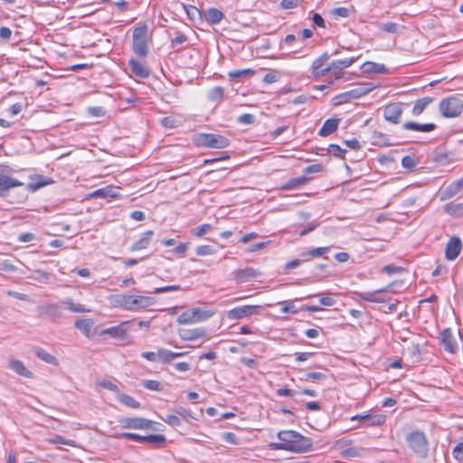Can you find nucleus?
Instances as JSON below:
<instances>
[{
    "label": "nucleus",
    "mask_w": 463,
    "mask_h": 463,
    "mask_svg": "<svg viewBox=\"0 0 463 463\" xmlns=\"http://www.w3.org/2000/svg\"><path fill=\"white\" fill-rule=\"evenodd\" d=\"M216 250L210 245H200L195 249V253L198 256L213 255Z\"/></svg>",
    "instance_id": "3c124183"
},
{
    "label": "nucleus",
    "mask_w": 463,
    "mask_h": 463,
    "mask_svg": "<svg viewBox=\"0 0 463 463\" xmlns=\"http://www.w3.org/2000/svg\"><path fill=\"white\" fill-rule=\"evenodd\" d=\"M409 447L420 458H426L429 452V443L424 432L414 430L406 439Z\"/></svg>",
    "instance_id": "423d86ee"
},
{
    "label": "nucleus",
    "mask_w": 463,
    "mask_h": 463,
    "mask_svg": "<svg viewBox=\"0 0 463 463\" xmlns=\"http://www.w3.org/2000/svg\"><path fill=\"white\" fill-rule=\"evenodd\" d=\"M328 152L332 153L335 156L343 158L344 157V154L346 153V150L341 148V146H339L336 144H331L328 146Z\"/></svg>",
    "instance_id": "bf43d9fd"
},
{
    "label": "nucleus",
    "mask_w": 463,
    "mask_h": 463,
    "mask_svg": "<svg viewBox=\"0 0 463 463\" xmlns=\"http://www.w3.org/2000/svg\"><path fill=\"white\" fill-rule=\"evenodd\" d=\"M419 164V159L415 155H408L402 157V165L403 168L412 170Z\"/></svg>",
    "instance_id": "ea45409f"
},
{
    "label": "nucleus",
    "mask_w": 463,
    "mask_h": 463,
    "mask_svg": "<svg viewBox=\"0 0 463 463\" xmlns=\"http://www.w3.org/2000/svg\"><path fill=\"white\" fill-rule=\"evenodd\" d=\"M115 438H118V439H127L135 440V441H137V442H144V436H141V435L137 434V433H132V432H120V433H117L115 435Z\"/></svg>",
    "instance_id": "49530a36"
},
{
    "label": "nucleus",
    "mask_w": 463,
    "mask_h": 463,
    "mask_svg": "<svg viewBox=\"0 0 463 463\" xmlns=\"http://www.w3.org/2000/svg\"><path fill=\"white\" fill-rule=\"evenodd\" d=\"M357 59L358 57H349L332 61L329 66H327L328 75L334 76L335 79H339L343 71L350 67L357 61Z\"/></svg>",
    "instance_id": "f8f14e48"
},
{
    "label": "nucleus",
    "mask_w": 463,
    "mask_h": 463,
    "mask_svg": "<svg viewBox=\"0 0 463 463\" xmlns=\"http://www.w3.org/2000/svg\"><path fill=\"white\" fill-rule=\"evenodd\" d=\"M130 329V322L123 321L120 324L103 329L101 335H108L112 338L124 340L127 337V333Z\"/></svg>",
    "instance_id": "4468645a"
},
{
    "label": "nucleus",
    "mask_w": 463,
    "mask_h": 463,
    "mask_svg": "<svg viewBox=\"0 0 463 463\" xmlns=\"http://www.w3.org/2000/svg\"><path fill=\"white\" fill-rule=\"evenodd\" d=\"M156 303L151 297L120 294L115 296V305L128 311H139Z\"/></svg>",
    "instance_id": "f03ea898"
},
{
    "label": "nucleus",
    "mask_w": 463,
    "mask_h": 463,
    "mask_svg": "<svg viewBox=\"0 0 463 463\" xmlns=\"http://www.w3.org/2000/svg\"><path fill=\"white\" fill-rule=\"evenodd\" d=\"M204 19L205 21L212 25H215L221 23V21L224 18L223 13L215 7H211L204 12Z\"/></svg>",
    "instance_id": "a878e982"
},
{
    "label": "nucleus",
    "mask_w": 463,
    "mask_h": 463,
    "mask_svg": "<svg viewBox=\"0 0 463 463\" xmlns=\"http://www.w3.org/2000/svg\"><path fill=\"white\" fill-rule=\"evenodd\" d=\"M439 109L443 117L455 118L461 114L463 101L458 96H450L439 102Z\"/></svg>",
    "instance_id": "6e6552de"
},
{
    "label": "nucleus",
    "mask_w": 463,
    "mask_h": 463,
    "mask_svg": "<svg viewBox=\"0 0 463 463\" xmlns=\"http://www.w3.org/2000/svg\"><path fill=\"white\" fill-rule=\"evenodd\" d=\"M158 361L163 364H170L172 362V351L165 348H158L156 351Z\"/></svg>",
    "instance_id": "79ce46f5"
},
{
    "label": "nucleus",
    "mask_w": 463,
    "mask_h": 463,
    "mask_svg": "<svg viewBox=\"0 0 463 463\" xmlns=\"http://www.w3.org/2000/svg\"><path fill=\"white\" fill-rule=\"evenodd\" d=\"M224 97V89L221 86H216L209 90L207 98L212 102L220 104Z\"/></svg>",
    "instance_id": "f704fd0d"
},
{
    "label": "nucleus",
    "mask_w": 463,
    "mask_h": 463,
    "mask_svg": "<svg viewBox=\"0 0 463 463\" xmlns=\"http://www.w3.org/2000/svg\"><path fill=\"white\" fill-rule=\"evenodd\" d=\"M323 169H324V166L322 164H314V165H310L307 166L306 168H304L303 173H304V175L307 176V175L322 172Z\"/></svg>",
    "instance_id": "13d9d810"
},
{
    "label": "nucleus",
    "mask_w": 463,
    "mask_h": 463,
    "mask_svg": "<svg viewBox=\"0 0 463 463\" xmlns=\"http://www.w3.org/2000/svg\"><path fill=\"white\" fill-rule=\"evenodd\" d=\"M361 70L366 74H383L387 72V69L384 64L376 63L373 61H365L362 66Z\"/></svg>",
    "instance_id": "bb28decb"
},
{
    "label": "nucleus",
    "mask_w": 463,
    "mask_h": 463,
    "mask_svg": "<svg viewBox=\"0 0 463 463\" xmlns=\"http://www.w3.org/2000/svg\"><path fill=\"white\" fill-rule=\"evenodd\" d=\"M205 335L206 330L203 327L183 329L180 332V337L184 341H193L195 339L203 338Z\"/></svg>",
    "instance_id": "5701e85b"
},
{
    "label": "nucleus",
    "mask_w": 463,
    "mask_h": 463,
    "mask_svg": "<svg viewBox=\"0 0 463 463\" xmlns=\"http://www.w3.org/2000/svg\"><path fill=\"white\" fill-rule=\"evenodd\" d=\"M34 353H35V355L39 359L43 360V362H45L47 364H52V365H57L58 364V360L56 359V357H54L53 355L49 354L44 349H43L41 347H36L34 349Z\"/></svg>",
    "instance_id": "c9c22d12"
},
{
    "label": "nucleus",
    "mask_w": 463,
    "mask_h": 463,
    "mask_svg": "<svg viewBox=\"0 0 463 463\" xmlns=\"http://www.w3.org/2000/svg\"><path fill=\"white\" fill-rule=\"evenodd\" d=\"M141 385L150 391L161 392L164 389V385L156 380H144Z\"/></svg>",
    "instance_id": "37998d69"
},
{
    "label": "nucleus",
    "mask_w": 463,
    "mask_h": 463,
    "mask_svg": "<svg viewBox=\"0 0 463 463\" xmlns=\"http://www.w3.org/2000/svg\"><path fill=\"white\" fill-rule=\"evenodd\" d=\"M118 399L122 404L129 408L137 409L140 407V403L128 394H120Z\"/></svg>",
    "instance_id": "a19ab883"
},
{
    "label": "nucleus",
    "mask_w": 463,
    "mask_h": 463,
    "mask_svg": "<svg viewBox=\"0 0 463 463\" xmlns=\"http://www.w3.org/2000/svg\"><path fill=\"white\" fill-rule=\"evenodd\" d=\"M332 14L336 17L346 18L350 15V10L347 7H337L332 10Z\"/></svg>",
    "instance_id": "69168bd1"
},
{
    "label": "nucleus",
    "mask_w": 463,
    "mask_h": 463,
    "mask_svg": "<svg viewBox=\"0 0 463 463\" xmlns=\"http://www.w3.org/2000/svg\"><path fill=\"white\" fill-rule=\"evenodd\" d=\"M405 270L404 268L402 267H400V266H396V265H393V264H389V265H385L383 268V271L388 275H393V274H396V273H401V272H403Z\"/></svg>",
    "instance_id": "4d7b16f0"
},
{
    "label": "nucleus",
    "mask_w": 463,
    "mask_h": 463,
    "mask_svg": "<svg viewBox=\"0 0 463 463\" xmlns=\"http://www.w3.org/2000/svg\"><path fill=\"white\" fill-rule=\"evenodd\" d=\"M62 304L66 306L71 312L84 313L87 311V309H85L81 305L76 304L71 298L65 299Z\"/></svg>",
    "instance_id": "c03bdc74"
},
{
    "label": "nucleus",
    "mask_w": 463,
    "mask_h": 463,
    "mask_svg": "<svg viewBox=\"0 0 463 463\" xmlns=\"http://www.w3.org/2000/svg\"><path fill=\"white\" fill-rule=\"evenodd\" d=\"M118 189H119V187H115L113 185H108V186H105L103 188H100V189H98V190L92 192L90 194V197H91V198H97V197L118 198V197H119V194L118 192Z\"/></svg>",
    "instance_id": "4be33fe9"
},
{
    "label": "nucleus",
    "mask_w": 463,
    "mask_h": 463,
    "mask_svg": "<svg viewBox=\"0 0 463 463\" xmlns=\"http://www.w3.org/2000/svg\"><path fill=\"white\" fill-rule=\"evenodd\" d=\"M329 251H330L329 247H318V248H314V249H310L308 250L303 251L300 254V256L302 258H305L306 260H307V259H309V258L324 256L325 254L328 253Z\"/></svg>",
    "instance_id": "72a5a7b5"
},
{
    "label": "nucleus",
    "mask_w": 463,
    "mask_h": 463,
    "mask_svg": "<svg viewBox=\"0 0 463 463\" xmlns=\"http://www.w3.org/2000/svg\"><path fill=\"white\" fill-rule=\"evenodd\" d=\"M436 128L437 126L434 123L420 124L413 121H408L402 125L403 129L420 132H430Z\"/></svg>",
    "instance_id": "393cba45"
},
{
    "label": "nucleus",
    "mask_w": 463,
    "mask_h": 463,
    "mask_svg": "<svg viewBox=\"0 0 463 463\" xmlns=\"http://www.w3.org/2000/svg\"><path fill=\"white\" fill-rule=\"evenodd\" d=\"M165 437L162 434H150L144 436V442L155 444L157 447H162L165 443Z\"/></svg>",
    "instance_id": "58836bf2"
},
{
    "label": "nucleus",
    "mask_w": 463,
    "mask_h": 463,
    "mask_svg": "<svg viewBox=\"0 0 463 463\" xmlns=\"http://www.w3.org/2000/svg\"><path fill=\"white\" fill-rule=\"evenodd\" d=\"M195 313L196 312H192V309L183 312L177 317V323L180 325H188V324L196 323V318H194Z\"/></svg>",
    "instance_id": "e433bc0d"
},
{
    "label": "nucleus",
    "mask_w": 463,
    "mask_h": 463,
    "mask_svg": "<svg viewBox=\"0 0 463 463\" xmlns=\"http://www.w3.org/2000/svg\"><path fill=\"white\" fill-rule=\"evenodd\" d=\"M350 420L357 423L352 429L379 427L384 424L386 416L368 412L354 415L350 418Z\"/></svg>",
    "instance_id": "0eeeda50"
},
{
    "label": "nucleus",
    "mask_w": 463,
    "mask_h": 463,
    "mask_svg": "<svg viewBox=\"0 0 463 463\" xmlns=\"http://www.w3.org/2000/svg\"><path fill=\"white\" fill-rule=\"evenodd\" d=\"M339 118H328L326 119L322 128L318 131L320 137H328L337 130Z\"/></svg>",
    "instance_id": "cd10ccee"
},
{
    "label": "nucleus",
    "mask_w": 463,
    "mask_h": 463,
    "mask_svg": "<svg viewBox=\"0 0 463 463\" xmlns=\"http://www.w3.org/2000/svg\"><path fill=\"white\" fill-rule=\"evenodd\" d=\"M252 73H253V70H250V69L234 70V71H229L228 76L231 79H240V78L247 77Z\"/></svg>",
    "instance_id": "de8ad7c7"
},
{
    "label": "nucleus",
    "mask_w": 463,
    "mask_h": 463,
    "mask_svg": "<svg viewBox=\"0 0 463 463\" xmlns=\"http://www.w3.org/2000/svg\"><path fill=\"white\" fill-rule=\"evenodd\" d=\"M461 250H462L461 240L457 236H453L449 240V241L446 245L445 257L448 260H454L458 257Z\"/></svg>",
    "instance_id": "2eb2a0df"
},
{
    "label": "nucleus",
    "mask_w": 463,
    "mask_h": 463,
    "mask_svg": "<svg viewBox=\"0 0 463 463\" xmlns=\"http://www.w3.org/2000/svg\"><path fill=\"white\" fill-rule=\"evenodd\" d=\"M261 309L262 307L258 305L239 306L228 310L227 317L231 320H240L258 314Z\"/></svg>",
    "instance_id": "1a4fd4ad"
},
{
    "label": "nucleus",
    "mask_w": 463,
    "mask_h": 463,
    "mask_svg": "<svg viewBox=\"0 0 463 463\" xmlns=\"http://www.w3.org/2000/svg\"><path fill=\"white\" fill-rule=\"evenodd\" d=\"M371 89L365 87H358L348 91L338 94L334 98L335 105H340L351 101L352 99H359L366 95Z\"/></svg>",
    "instance_id": "9b49d317"
},
{
    "label": "nucleus",
    "mask_w": 463,
    "mask_h": 463,
    "mask_svg": "<svg viewBox=\"0 0 463 463\" xmlns=\"http://www.w3.org/2000/svg\"><path fill=\"white\" fill-rule=\"evenodd\" d=\"M463 189V176L449 184L440 194V200L446 201L457 195Z\"/></svg>",
    "instance_id": "6ab92c4d"
},
{
    "label": "nucleus",
    "mask_w": 463,
    "mask_h": 463,
    "mask_svg": "<svg viewBox=\"0 0 463 463\" xmlns=\"http://www.w3.org/2000/svg\"><path fill=\"white\" fill-rule=\"evenodd\" d=\"M279 305L282 306L281 312L283 313L297 314L298 312V309L296 307L293 301L291 300L281 301L279 302Z\"/></svg>",
    "instance_id": "8fccbe9b"
},
{
    "label": "nucleus",
    "mask_w": 463,
    "mask_h": 463,
    "mask_svg": "<svg viewBox=\"0 0 463 463\" xmlns=\"http://www.w3.org/2000/svg\"><path fill=\"white\" fill-rule=\"evenodd\" d=\"M452 455L458 462H463V441L454 447Z\"/></svg>",
    "instance_id": "e2e57ef3"
},
{
    "label": "nucleus",
    "mask_w": 463,
    "mask_h": 463,
    "mask_svg": "<svg viewBox=\"0 0 463 463\" xmlns=\"http://www.w3.org/2000/svg\"><path fill=\"white\" fill-rule=\"evenodd\" d=\"M445 211L449 213L450 215H453V214H456V213L461 209H463V205L461 203H458V204H455V203H447L445 205Z\"/></svg>",
    "instance_id": "774afa93"
},
{
    "label": "nucleus",
    "mask_w": 463,
    "mask_h": 463,
    "mask_svg": "<svg viewBox=\"0 0 463 463\" xmlns=\"http://www.w3.org/2000/svg\"><path fill=\"white\" fill-rule=\"evenodd\" d=\"M128 65L131 69L132 73H134L136 76L140 77L142 79H146L149 77V69L140 61L135 59H131L128 61Z\"/></svg>",
    "instance_id": "b1692460"
},
{
    "label": "nucleus",
    "mask_w": 463,
    "mask_h": 463,
    "mask_svg": "<svg viewBox=\"0 0 463 463\" xmlns=\"http://www.w3.org/2000/svg\"><path fill=\"white\" fill-rule=\"evenodd\" d=\"M434 98L431 97H424L416 100L413 108H412V115L420 116L424 109L434 101Z\"/></svg>",
    "instance_id": "7c9ffc66"
},
{
    "label": "nucleus",
    "mask_w": 463,
    "mask_h": 463,
    "mask_svg": "<svg viewBox=\"0 0 463 463\" xmlns=\"http://www.w3.org/2000/svg\"><path fill=\"white\" fill-rule=\"evenodd\" d=\"M330 55L327 52H324L318 58H317L312 64V73L315 76H326L328 75L327 67H325V62L329 59Z\"/></svg>",
    "instance_id": "aec40b11"
},
{
    "label": "nucleus",
    "mask_w": 463,
    "mask_h": 463,
    "mask_svg": "<svg viewBox=\"0 0 463 463\" xmlns=\"http://www.w3.org/2000/svg\"><path fill=\"white\" fill-rule=\"evenodd\" d=\"M89 114L93 117H103L106 114V110L103 107H90L88 109Z\"/></svg>",
    "instance_id": "338daca9"
},
{
    "label": "nucleus",
    "mask_w": 463,
    "mask_h": 463,
    "mask_svg": "<svg viewBox=\"0 0 463 463\" xmlns=\"http://www.w3.org/2000/svg\"><path fill=\"white\" fill-rule=\"evenodd\" d=\"M184 8L185 10V13H186L188 18L191 21H194L197 16H201L200 10L194 5H184Z\"/></svg>",
    "instance_id": "603ef678"
},
{
    "label": "nucleus",
    "mask_w": 463,
    "mask_h": 463,
    "mask_svg": "<svg viewBox=\"0 0 463 463\" xmlns=\"http://www.w3.org/2000/svg\"><path fill=\"white\" fill-rule=\"evenodd\" d=\"M148 27L146 24H139L133 31V52L139 58L146 57Z\"/></svg>",
    "instance_id": "39448f33"
},
{
    "label": "nucleus",
    "mask_w": 463,
    "mask_h": 463,
    "mask_svg": "<svg viewBox=\"0 0 463 463\" xmlns=\"http://www.w3.org/2000/svg\"><path fill=\"white\" fill-rule=\"evenodd\" d=\"M19 173L20 170L7 165H0V197H6L11 189L24 184L17 176Z\"/></svg>",
    "instance_id": "7ed1b4c3"
},
{
    "label": "nucleus",
    "mask_w": 463,
    "mask_h": 463,
    "mask_svg": "<svg viewBox=\"0 0 463 463\" xmlns=\"http://www.w3.org/2000/svg\"><path fill=\"white\" fill-rule=\"evenodd\" d=\"M309 180H310V178L306 175L291 178L284 184L283 189L290 190V189H295V188L300 187V186L307 184L309 182Z\"/></svg>",
    "instance_id": "473e14b6"
},
{
    "label": "nucleus",
    "mask_w": 463,
    "mask_h": 463,
    "mask_svg": "<svg viewBox=\"0 0 463 463\" xmlns=\"http://www.w3.org/2000/svg\"><path fill=\"white\" fill-rule=\"evenodd\" d=\"M326 379V375L321 372H311L300 377V381H310L313 383L321 382Z\"/></svg>",
    "instance_id": "4c0bfd02"
},
{
    "label": "nucleus",
    "mask_w": 463,
    "mask_h": 463,
    "mask_svg": "<svg viewBox=\"0 0 463 463\" xmlns=\"http://www.w3.org/2000/svg\"><path fill=\"white\" fill-rule=\"evenodd\" d=\"M9 367L20 376L25 378H33V373L29 371L20 360L11 359L9 361Z\"/></svg>",
    "instance_id": "c85d7f7f"
},
{
    "label": "nucleus",
    "mask_w": 463,
    "mask_h": 463,
    "mask_svg": "<svg viewBox=\"0 0 463 463\" xmlns=\"http://www.w3.org/2000/svg\"><path fill=\"white\" fill-rule=\"evenodd\" d=\"M213 230V226L210 223H204L197 227L194 232H193L194 236L196 237H203L207 232H211Z\"/></svg>",
    "instance_id": "5fc2aeb1"
},
{
    "label": "nucleus",
    "mask_w": 463,
    "mask_h": 463,
    "mask_svg": "<svg viewBox=\"0 0 463 463\" xmlns=\"http://www.w3.org/2000/svg\"><path fill=\"white\" fill-rule=\"evenodd\" d=\"M48 441L52 444H64L71 447H75V441L72 439H66L62 436L55 435L52 438L49 439Z\"/></svg>",
    "instance_id": "09e8293b"
},
{
    "label": "nucleus",
    "mask_w": 463,
    "mask_h": 463,
    "mask_svg": "<svg viewBox=\"0 0 463 463\" xmlns=\"http://www.w3.org/2000/svg\"><path fill=\"white\" fill-rule=\"evenodd\" d=\"M119 424L125 429L132 430H151L153 421L141 417H123L118 419Z\"/></svg>",
    "instance_id": "9d476101"
},
{
    "label": "nucleus",
    "mask_w": 463,
    "mask_h": 463,
    "mask_svg": "<svg viewBox=\"0 0 463 463\" xmlns=\"http://www.w3.org/2000/svg\"><path fill=\"white\" fill-rule=\"evenodd\" d=\"M193 141L196 146L210 148H225L230 142L227 137L213 133H198L194 136Z\"/></svg>",
    "instance_id": "20e7f679"
},
{
    "label": "nucleus",
    "mask_w": 463,
    "mask_h": 463,
    "mask_svg": "<svg viewBox=\"0 0 463 463\" xmlns=\"http://www.w3.org/2000/svg\"><path fill=\"white\" fill-rule=\"evenodd\" d=\"M403 112L402 103H390L383 110L384 118L393 124H398Z\"/></svg>",
    "instance_id": "dca6fc26"
},
{
    "label": "nucleus",
    "mask_w": 463,
    "mask_h": 463,
    "mask_svg": "<svg viewBox=\"0 0 463 463\" xmlns=\"http://www.w3.org/2000/svg\"><path fill=\"white\" fill-rule=\"evenodd\" d=\"M440 344L443 345L444 350L449 354H456L458 349V345L454 337L452 329L445 328L439 336Z\"/></svg>",
    "instance_id": "ddd939ff"
},
{
    "label": "nucleus",
    "mask_w": 463,
    "mask_h": 463,
    "mask_svg": "<svg viewBox=\"0 0 463 463\" xmlns=\"http://www.w3.org/2000/svg\"><path fill=\"white\" fill-rule=\"evenodd\" d=\"M93 320L90 318L77 319L75 327L80 330L86 336L90 337L91 335V328L93 326Z\"/></svg>",
    "instance_id": "2f4dec72"
},
{
    "label": "nucleus",
    "mask_w": 463,
    "mask_h": 463,
    "mask_svg": "<svg viewBox=\"0 0 463 463\" xmlns=\"http://www.w3.org/2000/svg\"><path fill=\"white\" fill-rule=\"evenodd\" d=\"M379 28L386 33H395L398 31L399 24L392 22L383 23L379 25Z\"/></svg>",
    "instance_id": "6e6d98bb"
},
{
    "label": "nucleus",
    "mask_w": 463,
    "mask_h": 463,
    "mask_svg": "<svg viewBox=\"0 0 463 463\" xmlns=\"http://www.w3.org/2000/svg\"><path fill=\"white\" fill-rule=\"evenodd\" d=\"M363 449L361 448H349L345 449L341 452V456L344 458H353L361 456Z\"/></svg>",
    "instance_id": "a18cd8bd"
},
{
    "label": "nucleus",
    "mask_w": 463,
    "mask_h": 463,
    "mask_svg": "<svg viewBox=\"0 0 463 463\" xmlns=\"http://www.w3.org/2000/svg\"><path fill=\"white\" fill-rule=\"evenodd\" d=\"M237 122L243 125H250L255 122V117L252 114H242L237 118Z\"/></svg>",
    "instance_id": "0e129e2a"
},
{
    "label": "nucleus",
    "mask_w": 463,
    "mask_h": 463,
    "mask_svg": "<svg viewBox=\"0 0 463 463\" xmlns=\"http://www.w3.org/2000/svg\"><path fill=\"white\" fill-rule=\"evenodd\" d=\"M162 420L172 427H178L181 425V420L177 415L168 414Z\"/></svg>",
    "instance_id": "680f3d73"
},
{
    "label": "nucleus",
    "mask_w": 463,
    "mask_h": 463,
    "mask_svg": "<svg viewBox=\"0 0 463 463\" xmlns=\"http://www.w3.org/2000/svg\"><path fill=\"white\" fill-rule=\"evenodd\" d=\"M31 178L32 180H33V182H31L26 185V190L29 192H35L53 183V180L52 178L41 175H35L34 177Z\"/></svg>",
    "instance_id": "412c9836"
},
{
    "label": "nucleus",
    "mask_w": 463,
    "mask_h": 463,
    "mask_svg": "<svg viewBox=\"0 0 463 463\" xmlns=\"http://www.w3.org/2000/svg\"><path fill=\"white\" fill-rule=\"evenodd\" d=\"M259 274L255 269L248 267L233 270L232 276L237 282L241 283L257 278Z\"/></svg>",
    "instance_id": "a211bd4d"
},
{
    "label": "nucleus",
    "mask_w": 463,
    "mask_h": 463,
    "mask_svg": "<svg viewBox=\"0 0 463 463\" xmlns=\"http://www.w3.org/2000/svg\"><path fill=\"white\" fill-rule=\"evenodd\" d=\"M188 40L187 36L182 33H177L176 36L171 39L170 47L175 48L177 45H182Z\"/></svg>",
    "instance_id": "864d4df0"
},
{
    "label": "nucleus",
    "mask_w": 463,
    "mask_h": 463,
    "mask_svg": "<svg viewBox=\"0 0 463 463\" xmlns=\"http://www.w3.org/2000/svg\"><path fill=\"white\" fill-rule=\"evenodd\" d=\"M384 288H381L373 292H355V295L367 302L372 303H385L390 300V297L383 294Z\"/></svg>",
    "instance_id": "f3484780"
},
{
    "label": "nucleus",
    "mask_w": 463,
    "mask_h": 463,
    "mask_svg": "<svg viewBox=\"0 0 463 463\" xmlns=\"http://www.w3.org/2000/svg\"><path fill=\"white\" fill-rule=\"evenodd\" d=\"M153 235L154 232L152 230H148L146 232H144L142 237L130 246V250L137 251L146 249L150 244V241Z\"/></svg>",
    "instance_id": "c756f323"
},
{
    "label": "nucleus",
    "mask_w": 463,
    "mask_h": 463,
    "mask_svg": "<svg viewBox=\"0 0 463 463\" xmlns=\"http://www.w3.org/2000/svg\"><path fill=\"white\" fill-rule=\"evenodd\" d=\"M278 438L286 444L287 451L305 453L312 449L311 439L295 430H281L278 433Z\"/></svg>",
    "instance_id": "f257e3e1"
},
{
    "label": "nucleus",
    "mask_w": 463,
    "mask_h": 463,
    "mask_svg": "<svg viewBox=\"0 0 463 463\" xmlns=\"http://www.w3.org/2000/svg\"><path fill=\"white\" fill-rule=\"evenodd\" d=\"M181 289L180 285H171V286H165L161 288H156L152 293L154 294H162L166 293L170 291H178Z\"/></svg>",
    "instance_id": "052dcab7"
}]
</instances>
